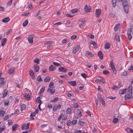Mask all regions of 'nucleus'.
<instances>
[{"instance_id": "nucleus-1", "label": "nucleus", "mask_w": 133, "mask_h": 133, "mask_svg": "<svg viewBox=\"0 0 133 133\" xmlns=\"http://www.w3.org/2000/svg\"><path fill=\"white\" fill-rule=\"evenodd\" d=\"M113 62V61L112 60L110 61V66L111 69L113 71V73L115 74L116 73V68Z\"/></svg>"}, {"instance_id": "nucleus-2", "label": "nucleus", "mask_w": 133, "mask_h": 133, "mask_svg": "<svg viewBox=\"0 0 133 133\" xmlns=\"http://www.w3.org/2000/svg\"><path fill=\"white\" fill-rule=\"evenodd\" d=\"M80 47L79 45H77L75 46L73 49L72 52L73 53L75 54L77 52L79 49H80Z\"/></svg>"}, {"instance_id": "nucleus-3", "label": "nucleus", "mask_w": 133, "mask_h": 133, "mask_svg": "<svg viewBox=\"0 0 133 133\" xmlns=\"http://www.w3.org/2000/svg\"><path fill=\"white\" fill-rule=\"evenodd\" d=\"M91 9V7L90 6L86 5L84 8L85 12L87 13L90 12Z\"/></svg>"}, {"instance_id": "nucleus-4", "label": "nucleus", "mask_w": 133, "mask_h": 133, "mask_svg": "<svg viewBox=\"0 0 133 133\" xmlns=\"http://www.w3.org/2000/svg\"><path fill=\"white\" fill-rule=\"evenodd\" d=\"M101 9H98L96 10V17H99L101 13Z\"/></svg>"}, {"instance_id": "nucleus-5", "label": "nucleus", "mask_w": 133, "mask_h": 133, "mask_svg": "<svg viewBox=\"0 0 133 133\" xmlns=\"http://www.w3.org/2000/svg\"><path fill=\"white\" fill-rule=\"evenodd\" d=\"M4 77L0 78V87H1L4 85L5 82V81H4Z\"/></svg>"}, {"instance_id": "nucleus-6", "label": "nucleus", "mask_w": 133, "mask_h": 133, "mask_svg": "<svg viewBox=\"0 0 133 133\" xmlns=\"http://www.w3.org/2000/svg\"><path fill=\"white\" fill-rule=\"evenodd\" d=\"M33 35H30L28 37V40L29 42L30 43H32L33 42Z\"/></svg>"}, {"instance_id": "nucleus-7", "label": "nucleus", "mask_w": 133, "mask_h": 133, "mask_svg": "<svg viewBox=\"0 0 133 133\" xmlns=\"http://www.w3.org/2000/svg\"><path fill=\"white\" fill-rule=\"evenodd\" d=\"M30 125V123H28L27 124H24L23 125L22 127V130L23 129H26L28 128Z\"/></svg>"}, {"instance_id": "nucleus-8", "label": "nucleus", "mask_w": 133, "mask_h": 133, "mask_svg": "<svg viewBox=\"0 0 133 133\" xmlns=\"http://www.w3.org/2000/svg\"><path fill=\"white\" fill-rule=\"evenodd\" d=\"M29 74L31 77L33 79H35V76L33 71L32 70L30 69L29 71Z\"/></svg>"}, {"instance_id": "nucleus-9", "label": "nucleus", "mask_w": 133, "mask_h": 133, "mask_svg": "<svg viewBox=\"0 0 133 133\" xmlns=\"http://www.w3.org/2000/svg\"><path fill=\"white\" fill-rule=\"evenodd\" d=\"M98 56L101 60H102L103 58V54L102 52L100 51H99L98 53Z\"/></svg>"}, {"instance_id": "nucleus-10", "label": "nucleus", "mask_w": 133, "mask_h": 133, "mask_svg": "<svg viewBox=\"0 0 133 133\" xmlns=\"http://www.w3.org/2000/svg\"><path fill=\"white\" fill-rule=\"evenodd\" d=\"M132 94H128L125 96L124 97L126 100L130 99L132 97Z\"/></svg>"}, {"instance_id": "nucleus-11", "label": "nucleus", "mask_w": 133, "mask_h": 133, "mask_svg": "<svg viewBox=\"0 0 133 133\" xmlns=\"http://www.w3.org/2000/svg\"><path fill=\"white\" fill-rule=\"evenodd\" d=\"M67 70L65 69L62 66H61L59 68L58 71L59 72H64L66 71Z\"/></svg>"}, {"instance_id": "nucleus-12", "label": "nucleus", "mask_w": 133, "mask_h": 133, "mask_svg": "<svg viewBox=\"0 0 133 133\" xmlns=\"http://www.w3.org/2000/svg\"><path fill=\"white\" fill-rule=\"evenodd\" d=\"M34 71L36 72H38L39 70V67L37 64H35L34 66Z\"/></svg>"}, {"instance_id": "nucleus-13", "label": "nucleus", "mask_w": 133, "mask_h": 133, "mask_svg": "<svg viewBox=\"0 0 133 133\" xmlns=\"http://www.w3.org/2000/svg\"><path fill=\"white\" fill-rule=\"evenodd\" d=\"M10 19L9 17H5L2 20V21L3 23H6L10 21Z\"/></svg>"}, {"instance_id": "nucleus-14", "label": "nucleus", "mask_w": 133, "mask_h": 133, "mask_svg": "<svg viewBox=\"0 0 133 133\" xmlns=\"http://www.w3.org/2000/svg\"><path fill=\"white\" fill-rule=\"evenodd\" d=\"M71 85L73 86H75L76 84V81H69L68 82Z\"/></svg>"}, {"instance_id": "nucleus-15", "label": "nucleus", "mask_w": 133, "mask_h": 133, "mask_svg": "<svg viewBox=\"0 0 133 133\" xmlns=\"http://www.w3.org/2000/svg\"><path fill=\"white\" fill-rule=\"evenodd\" d=\"M128 92L129 94H132V86H129L128 88Z\"/></svg>"}, {"instance_id": "nucleus-16", "label": "nucleus", "mask_w": 133, "mask_h": 133, "mask_svg": "<svg viewBox=\"0 0 133 133\" xmlns=\"http://www.w3.org/2000/svg\"><path fill=\"white\" fill-rule=\"evenodd\" d=\"M7 39L6 38H3L1 41V46H3L4 45L6 42Z\"/></svg>"}, {"instance_id": "nucleus-17", "label": "nucleus", "mask_w": 133, "mask_h": 133, "mask_svg": "<svg viewBox=\"0 0 133 133\" xmlns=\"http://www.w3.org/2000/svg\"><path fill=\"white\" fill-rule=\"evenodd\" d=\"M52 88V89H48L47 91L50 92L51 94H53L55 93V89L54 88Z\"/></svg>"}, {"instance_id": "nucleus-18", "label": "nucleus", "mask_w": 133, "mask_h": 133, "mask_svg": "<svg viewBox=\"0 0 133 133\" xmlns=\"http://www.w3.org/2000/svg\"><path fill=\"white\" fill-rule=\"evenodd\" d=\"M50 80V77L49 76H48L45 77L44 80V82H49Z\"/></svg>"}, {"instance_id": "nucleus-19", "label": "nucleus", "mask_w": 133, "mask_h": 133, "mask_svg": "<svg viewBox=\"0 0 133 133\" xmlns=\"http://www.w3.org/2000/svg\"><path fill=\"white\" fill-rule=\"evenodd\" d=\"M104 48L105 49H108L110 48V44L108 42L106 43L105 44Z\"/></svg>"}, {"instance_id": "nucleus-20", "label": "nucleus", "mask_w": 133, "mask_h": 133, "mask_svg": "<svg viewBox=\"0 0 133 133\" xmlns=\"http://www.w3.org/2000/svg\"><path fill=\"white\" fill-rule=\"evenodd\" d=\"M125 130L128 132L131 133H133V130L131 129L127 128L125 129Z\"/></svg>"}, {"instance_id": "nucleus-21", "label": "nucleus", "mask_w": 133, "mask_h": 133, "mask_svg": "<svg viewBox=\"0 0 133 133\" xmlns=\"http://www.w3.org/2000/svg\"><path fill=\"white\" fill-rule=\"evenodd\" d=\"M123 7L124 11L126 13H127L128 12V6H126Z\"/></svg>"}, {"instance_id": "nucleus-22", "label": "nucleus", "mask_w": 133, "mask_h": 133, "mask_svg": "<svg viewBox=\"0 0 133 133\" xmlns=\"http://www.w3.org/2000/svg\"><path fill=\"white\" fill-rule=\"evenodd\" d=\"M120 27V25L119 24H117L115 26L114 28L115 31H117Z\"/></svg>"}, {"instance_id": "nucleus-23", "label": "nucleus", "mask_w": 133, "mask_h": 133, "mask_svg": "<svg viewBox=\"0 0 133 133\" xmlns=\"http://www.w3.org/2000/svg\"><path fill=\"white\" fill-rule=\"evenodd\" d=\"M86 53L90 57H92L94 56V54H92L91 52L87 51L86 52Z\"/></svg>"}, {"instance_id": "nucleus-24", "label": "nucleus", "mask_w": 133, "mask_h": 133, "mask_svg": "<svg viewBox=\"0 0 133 133\" xmlns=\"http://www.w3.org/2000/svg\"><path fill=\"white\" fill-rule=\"evenodd\" d=\"M18 124H16L13 125L12 127V130L13 131H15L16 130V128L18 127Z\"/></svg>"}, {"instance_id": "nucleus-25", "label": "nucleus", "mask_w": 133, "mask_h": 133, "mask_svg": "<svg viewBox=\"0 0 133 133\" xmlns=\"http://www.w3.org/2000/svg\"><path fill=\"white\" fill-rule=\"evenodd\" d=\"M90 44L92 45L95 48L96 47L97 44L94 41H92L90 42Z\"/></svg>"}, {"instance_id": "nucleus-26", "label": "nucleus", "mask_w": 133, "mask_h": 133, "mask_svg": "<svg viewBox=\"0 0 133 133\" xmlns=\"http://www.w3.org/2000/svg\"><path fill=\"white\" fill-rule=\"evenodd\" d=\"M36 101L38 103H39V104H41L42 103V102L40 99V97H38L36 99Z\"/></svg>"}, {"instance_id": "nucleus-27", "label": "nucleus", "mask_w": 133, "mask_h": 133, "mask_svg": "<svg viewBox=\"0 0 133 133\" xmlns=\"http://www.w3.org/2000/svg\"><path fill=\"white\" fill-rule=\"evenodd\" d=\"M26 106L25 104H23L21 107V110L22 111L25 110L26 108Z\"/></svg>"}, {"instance_id": "nucleus-28", "label": "nucleus", "mask_w": 133, "mask_h": 133, "mask_svg": "<svg viewBox=\"0 0 133 133\" xmlns=\"http://www.w3.org/2000/svg\"><path fill=\"white\" fill-rule=\"evenodd\" d=\"M28 23V19L25 20L23 23V25L24 27Z\"/></svg>"}, {"instance_id": "nucleus-29", "label": "nucleus", "mask_w": 133, "mask_h": 133, "mask_svg": "<svg viewBox=\"0 0 133 133\" xmlns=\"http://www.w3.org/2000/svg\"><path fill=\"white\" fill-rule=\"evenodd\" d=\"M15 68L10 69L8 71L9 74H11L13 72Z\"/></svg>"}, {"instance_id": "nucleus-30", "label": "nucleus", "mask_w": 133, "mask_h": 133, "mask_svg": "<svg viewBox=\"0 0 133 133\" xmlns=\"http://www.w3.org/2000/svg\"><path fill=\"white\" fill-rule=\"evenodd\" d=\"M127 89H123L122 91L120 90L119 93H120V92H121V94H123L126 93V91L127 90Z\"/></svg>"}, {"instance_id": "nucleus-31", "label": "nucleus", "mask_w": 133, "mask_h": 133, "mask_svg": "<svg viewBox=\"0 0 133 133\" xmlns=\"http://www.w3.org/2000/svg\"><path fill=\"white\" fill-rule=\"evenodd\" d=\"M55 68L52 65H50L49 66V69L50 71H52L55 69Z\"/></svg>"}, {"instance_id": "nucleus-32", "label": "nucleus", "mask_w": 133, "mask_h": 133, "mask_svg": "<svg viewBox=\"0 0 133 133\" xmlns=\"http://www.w3.org/2000/svg\"><path fill=\"white\" fill-rule=\"evenodd\" d=\"M71 109L70 108H68L67 109L66 112L68 114H70L71 113Z\"/></svg>"}, {"instance_id": "nucleus-33", "label": "nucleus", "mask_w": 133, "mask_h": 133, "mask_svg": "<svg viewBox=\"0 0 133 133\" xmlns=\"http://www.w3.org/2000/svg\"><path fill=\"white\" fill-rule=\"evenodd\" d=\"M115 38L116 41H119V37L118 35H116L115 36Z\"/></svg>"}, {"instance_id": "nucleus-34", "label": "nucleus", "mask_w": 133, "mask_h": 133, "mask_svg": "<svg viewBox=\"0 0 133 133\" xmlns=\"http://www.w3.org/2000/svg\"><path fill=\"white\" fill-rule=\"evenodd\" d=\"M118 121V119L117 118H114L113 119V122L115 123H117Z\"/></svg>"}, {"instance_id": "nucleus-35", "label": "nucleus", "mask_w": 133, "mask_h": 133, "mask_svg": "<svg viewBox=\"0 0 133 133\" xmlns=\"http://www.w3.org/2000/svg\"><path fill=\"white\" fill-rule=\"evenodd\" d=\"M24 97L27 99L28 100L30 98V96L28 94L25 95L24 96Z\"/></svg>"}, {"instance_id": "nucleus-36", "label": "nucleus", "mask_w": 133, "mask_h": 133, "mask_svg": "<svg viewBox=\"0 0 133 133\" xmlns=\"http://www.w3.org/2000/svg\"><path fill=\"white\" fill-rule=\"evenodd\" d=\"M78 11V9H73L71 10V11L72 13H75L77 12Z\"/></svg>"}, {"instance_id": "nucleus-37", "label": "nucleus", "mask_w": 133, "mask_h": 133, "mask_svg": "<svg viewBox=\"0 0 133 133\" xmlns=\"http://www.w3.org/2000/svg\"><path fill=\"white\" fill-rule=\"evenodd\" d=\"M5 113V111H1L0 112V116L3 117Z\"/></svg>"}, {"instance_id": "nucleus-38", "label": "nucleus", "mask_w": 133, "mask_h": 133, "mask_svg": "<svg viewBox=\"0 0 133 133\" xmlns=\"http://www.w3.org/2000/svg\"><path fill=\"white\" fill-rule=\"evenodd\" d=\"M128 2L127 1H125L122 3V5L123 7L128 6Z\"/></svg>"}, {"instance_id": "nucleus-39", "label": "nucleus", "mask_w": 133, "mask_h": 133, "mask_svg": "<svg viewBox=\"0 0 133 133\" xmlns=\"http://www.w3.org/2000/svg\"><path fill=\"white\" fill-rule=\"evenodd\" d=\"M77 114H78L79 116L81 117L82 116L81 111L79 109H78L77 110Z\"/></svg>"}, {"instance_id": "nucleus-40", "label": "nucleus", "mask_w": 133, "mask_h": 133, "mask_svg": "<svg viewBox=\"0 0 133 133\" xmlns=\"http://www.w3.org/2000/svg\"><path fill=\"white\" fill-rule=\"evenodd\" d=\"M103 73L105 75H107L109 73V72L107 70H105L103 71Z\"/></svg>"}, {"instance_id": "nucleus-41", "label": "nucleus", "mask_w": 133, "mask_h": 133, "mask_svg": "<svg viewBox=\"0 0 133 133\" xmlns=\"http://www.w3.org/2000/svg\"><path fill=\"white\" fill-rule=\"evenodd\" d=\"M39 60L38 58H35L34 60V62L37 64H39Z\"/></svg>"}, {"instance_id": "nucleus-42", "label": "nucleus", "mask_w": 133, "mask_h": 133, "mask_svg": "<svg viewBox=\"0 0 133 133\" xmlns=\"http://www.w3.org/2000/svg\"><path fill=\"white\" fill-rule=\"evenodd\" d=\"M84 123L83 121H79L78 122V124L79 125H83Z\"/></svg>"}, {"instance_id": "nucleus-43", "label": "nucleus", "mask_w": 133, "mask_h": 133, "mask_svg": "<svg viewBox=\"0 0 133 133\" xmlns=\"http://www.w3.org/2000/svg\"><path fill=\"white\" fill-rule=\"evenodd\" d=\"M58 109L57 106L55 105L53 107V111L54 112H55Z\"/></svg>"}, {"instance_id": "nucleus-44", "label": "nucleus", "mask_w": 133, "mask_h": 133, "mask_svg": "<svg viewBox=\"0 0 133 133\" xmlns=\"http://www.w3.org/2000/svg\"><path fill=\"white\" fill-rule=\"evenodd\" d=\"M45 87H42L40 91V93L41 94L43 93Z\"/></svg>"}, {"instance_id": "nucleus-45", "label": "nucleus", "mask_w": 133, "mask_h": 133, "mask_svg": "<svg viewBox=\"0 0 133 133\" xmlns=\"http://www.w3.org/2000/svg\"><path fill=\"white\" fill-rule=\"evenodd\" d=\"M108 16L110 18L113 17L115 16V15L113 14L110 13L109 15Z\"/></svg>"}, {"instance_id": "nucleus-46", "label": "nucleus", "mask_w": 133, "mask_h": 133, "mask_svg": "<svg viewBox=\"0 0 133 133\" xmlns=\"http://www.w3.org/2000/svg\"><path fill=\"white\" fill-rule=\"evenodd\" d=\"M97 96L98 99L100 100H101L102 99H103L101 95V94H97Z\"/></svg>"}, {"instance_id": "nucleus-47", "label": "nucleus", "mask_w": 133, "mask_h": 133, "mask_svg": "<svg viewBox=\"0 0 133 133\" xmlns=\"http://www.w3.org/2000/svg\"><path fill=\"white\" fill-rule=\"evenodd\" d=\"M67 118V116H62L61 119L62 120H64L66 119Z\"/></svg>"}, {"instance_id": "nucleus-48", "label": "nucleus", "mask_w": 133, "mask_h": 133, "mask_svg": "<svg viewBox=\"0 0 133 133\" xmlns=\"http://www.w3.org/2000/svg\"><path fill=\"white\" fill-rule=\"evenodd\" d=\"M116 0H112V3L113 4V6L114 5H116Z\"/></svg>"}, {"instance_id": "nucleus-49", "label": "nucleus", "mask_w": 133, "mask_h": 133, "mask_svg": "<svg viewBox=\"0 0 133 133\" xmlns=\"http://www.w3.org/2000/svg\"><path fill=\"white\" fill-rule=\"evenodd\" d=\"M128 69L129 71L133 70V66L131 65L129 66L128 67Z\"/></svg>"}, {"instance_id": "nucleus-50", "label": "nucleus", "mask_w": 133, "mask_h": 133, "mask_svg": "<svg viewBox=\"0 0 133 133\" xmlns=\"http://www.w3.org/2000/svg\"><path fill=\"white\" fill-rule=\"evenodd\" d=\"M77 36L76 35H73L71 37V39H75L76 38Z\"/></svg>"}, {"instance_id": "nucleus-51", "label": "nucleus", "mask_w": 133, "mask_h": 133, "mask_svg": "<svg viewBox=\"0 0 133 133\" xmlns=\"http://www.w3.org/2000/svg\"><path fill=\"white\" fill-rule=\"evenodd\" d=\"M82 76L85 78L86 76H87L86 74L85 73H82L81 74Z\"/></svg>"}, {"instance_id": "nucleus-52", "label": "nucleus", "mask_w": 133, "mask_h": 133, "mask_svg": "<svg viewBox=\"0 0 133 133\" xmlns=\"http://www.w3.org/2000/svg\"><path fill=\"white\" fill-rule=\"evenodd\" d=\"M53 64H54L56 66H60V64L58 63L57 62H53Z\"/></svg>"}, {"instance_id": "nucleus-53", "label": "nucleus", "mask_w": 133, "mask_h": 133, "mask_svg": "<svg viewBox=\"0 0 133 133\" xmlns=\"http://www.w3.org/2000/svg\"><path fill=\"white\" fill-rule=\"evenodd\" d=\"M7 93H8L7 92V91H5L4 92L3 94V97H4L5 96L7 95Z\"/></svg>"}, {"instance_id": "nucleus-54", "label": "nucleus", "mask_w": 133, "mask_h": 133, "mask_svg": "<svg viewBox=\"0 0 133 133\" xmlns=\"http://www.w3.org/2000/svg\"><path fill=\"white\" fill-rule=\"evenodd\" d=\"M37 80L39 82H41L43 81V79L41 78L40 76H38Z\"/></svg>"}, {"instance_id": "nucleus-55", "label": "nucleus", "mask_w": 133, "mask_h": 133, "mask_svg": "<svg viewBox=\"0 0 133 133\" xmlns=\"http://www.w3.org/2000/svg\"><path fill=\"white\" fill-rule=\"evenodd\" d=\"M5 128L4 126H3L2 127H0V132H1Z\"/></svg>"}, {"instance_id": "nucleus-56", "label": "nucleus", "mask_w": 133, "mask_h": 133, "mask_svg": "<svg viewBox=\"0 0 133 133\" xmlns=\"http://www.w3.org/2000/svg\"><path fill=\"white\" fill-rule=\"evenodd\" d=\"M77 122V120L76 119H75L74 120H73L72 122V123L73 125L75 124Z\"/></svg>"}, {"instance_id": "nucleus-57", "label": "nucleus", "mask_w": 133, "mask_h": 133, "mask_svg": "<svg viewBox=\"0 0 133 133\" xmlns=\"http://www.w3.org/2000/svg\"><path fill=\"white\" fill-rule=\"evenodd\" d=\"M12 31V29H10L8 32H6V33H5L6 35H8L9 34V33L11 32Z\"/></svg>"}, {"instance_id": "nucleus-58", "label": "nucleus", "mask_w": 133, "mask_h": 133, "mask_svg": "<svg viewBox=\"0 0 133 133\" xmlns=\"http://www.w3.org/2000/svg\"><path fill=\"white\" fill-rule=\"evenodd\" d=\"M118 87H117L116 85L114 86L112 88V89L114 90H116L118 88Z\"/></svg>"}, {"instance_id": "nucleus-59", "label": "nucleus", "mask_w": 133, "mask_h": 133, "mask_svg": "<svg viewBox=\"0 0 133 133\" xmlns=\"http://www.w3.org/2000/svg\"><path fill=\"white\" fill-rule=\"evenodd\" d=\"M100 100L101 101L102 104L103 105H105V102L104 100L103 99Z\"/></svg>"}, {"instance_id": "nucleus-60", "label": "nucleus", "mask_w": 133, "mask_h": 133, "mask_svg": "<svg viewBox=\"0 0 133 133\" xmlns=\"http://www.w3.org/2000/svg\"><path fill=\"white\" fill-rule=\"evenodd\" d=\"M100 81L103 84H105V83L104 79L103 78H102L101 79H100Z\"/></svg>"}, {"instance_id": "nucleus-61", "label": "nucleus", "mask_w": 133, "mask_h": 133, "mask_svg": "<svg viewBox=\"0 0 133 133\" xmlns=\"http://www.w3.org/2000/svg\"><path fill=\"white\" fill-rule=\"evenodd\" d=\"M89 37L91 39H93L94 38V35H92L91 34H90L89 35Z\"/></svg>"}, {"instance_id": "nucleus-62", "label": "nucleus", "mask_w": 133, "mask_h": 133, "mask_svg": "<svg viewBox=\"0 0 133 133\" xmlns=\"http://www.w3.org/2000/svg\"><path fill=\"white\" fill-rule=\"evenodd\" d=\"M9 102L8 101H6L4 102V105L5 106H8L9 105Z\"/></svg>"}, {"instance_id": "nucleus-63", "label": "nucleus", "mask_w": 133, "mask_h": 133, "mask_svg": "<svg viewBox=\"0 0 133 133\" xmlns=\"http://www.w3.org/2000/svg\"><path fill=\"white\" fill-rule=\"evenodd\" d=\"M12 2V0H11L8 2L7 3V5L8 6H10Z\"/></svg>"}, {"instance_id": "nucleus-64", "label": "nucleus", "mask_w": 133, "mask_h": 133, "mask_svg": "<svg viewBox=\"0 0 133 133\" xmlns=\"http://www.w3.org/2000/svg\"><path fill=\"white\" fill-rule=\"evenodd\" d=\"M12 124V121L11 120H10L8 121V125H11Z\"/></svg>"}]
</instances>
